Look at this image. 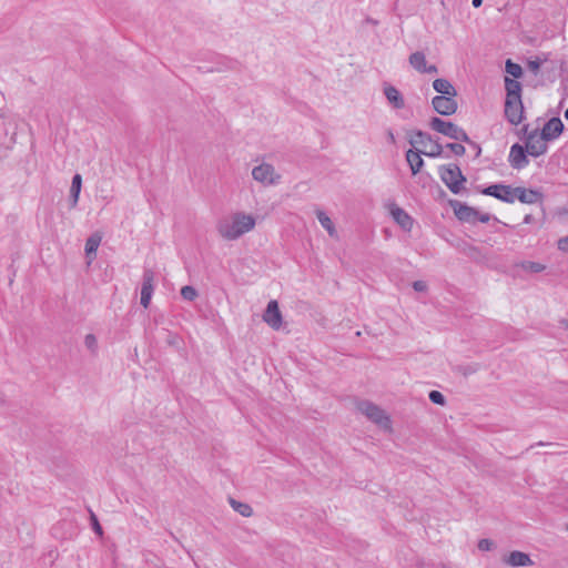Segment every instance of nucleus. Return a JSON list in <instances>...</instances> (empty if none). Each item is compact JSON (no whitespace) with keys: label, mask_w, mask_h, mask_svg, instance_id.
<instances>
[{"label":"nucleus","mask_w":568,"mask_h":568,"mask_svg":"<svg viewBox=\"0 0 568 568\" xmlns=\"http://www.w3.org/2000/svg\"><path fill=\"white\" fill-rule=\"evenodd\" d=\"M255 226V219L244 213H235L231 220L219 221L216 229L219 234L229 241H233L250 232Z\"/></svg>","instance_id":"1"},{"label":"nucleus","mask_w":568,"mask_h":568,"mask_svg":"<svg viewBox=\"0 0 568 568\" xmlns=\"http://www.w3.org/2000/svg\"><path fill=\"white\" fill-rule=\"evenodd\" d=\"M429 126L432 130L442 133L443 135L448 136L449 139L465 142L471 148H477V155H480L481 148L479 146V144L470 140L466 131L463 128L458 126L457 124L449 121H444L440 118L435 116L432 118V120L429 121Z\"/></svg>","instance_id":"2"},{"label":"nucleus","mask_w":568,"mask_h":568,"mask_svg":"<svg viewBox=\"0 0 568 568\" xmlns=\"http://www.w3.org/2000/svg\"><path fill=\"white\" fill-rule=\"evenodd\" d=\"M438 173L443 183L454 194H459L464 190L466 178L457 164L442 165Z\"/></svg>","instance_id":"3"},{"label":"nucleus","mask_w":568,"mask_h":568,"mask_svg":"<svg viewBox=\"0 0 568 568\" xmlns=\"http://www.w3.org/2000/svg\"><path fill=\"white\" fill-rule=\"evenodd\" d=\"M357 409L365 415L371 422L375 423L383 429H390L392 422L388 415L376 404L369 400H361L356 405Z\"/></svg>","instance_id":"4"},{"label":"nucleus","mask_w":568,"mask_h":568,"mask_svg":"<svg viewBox=\"0 0 568 568\" xmlns=\"http://www.w3.org/2000/svg\"><path fill=\"white\" fill-rule=\"evenodd\" d=\"M252 176L256 182L263 185H274L281 180V175L275 172L272 164L262 163L252 170Z\"/></svg>","instance_id":"5"},{"label":"nucleus","mask_w":568,"mask_h":568,"mask_svg":"<svg viewBox=\"0 0 568 568\" xmlns=\"http://www.w3.org/2000/svg\"><path fill=\"white\" fill-rule=\"evenodd\" d=\"M515 191L516 187L511 185L496 183L483 189L481 193L510 204L515 202Z\"/></svg>","instance_id":"6"},{"label":"nucleus","mask_w":568,"mask_h":568,"mask_svg":"<svg viewBox=\"0 0 568 568\" xmlns=\"http://www.w3.org/2000/svg\"><path fill=\"white\" fill-rule=\"evenodd\" d=\"M449 205L454 211V214L460 222L475 224L479 212L458 200H449Z\"/></svg>","instance_id":"7"},{"label":"nucleus","mask_w":568,"mask_h":568,"mask_svg":"<svg viewBox=\"0 0 568 568\" xmlns=\"http://www.w3.org/2000/svg\"><path fill=\"white\" fill-rule=\"evenodd\" d=\"M456 95H436L432 100L434 110L440 115H452L457 111Z\"/></svg>","instance_id":"8"},{"label":"nucleus","mask_w":568,"mask_h":568,"mask_svg":"<svg viewBox=\"0 0 568 568\" xmlns=\"http://www.w3.org/2000/svg\"><path fill=\"white\" fill-rule=\"evenodd\" d=\"M505 116L514 125L519 124L524 119V105L521 98L506 99Z\"/></svg>","instance_id":"9"},{"label":"nucleus","mask_w":568,"mask_h":568,"mask_svg":"<svg viewBox=\"0 0 568 568\" xmlns=\"http://www.w3.org/2000/svg\"><path fill=\"white\" fill-rule=\"evenodd\" d=\"M546 140L542 139V133L538 135V130H534L527 135L526 149L529 155L538 158L547 152Z\"/></svg>","instance_id":"10"},{"label":"nucleus","mask_w":568,"mask_h":568,"mask_svg":"<svg viewBox=\"0 0 568 568\" xmlns=\"http://www.w3.org/2000/svg\"><path fill=\"white\" fill-rule=\"evenodd\" d=\"M154 291V272L151 268H146L143 272L142 286H141V300L140 303L144 308H148Z\"/></svg>","instance_id":"11"},{"label":"nucleus","mask_w":568,"mask_h":568,"mask_svg":"<svg viewBox=\"0 0 568 568\" xmlns=\"http://www.w3.org/2000/svg\"><path fill=\"white\" fill-rule=\"evenodd\" d=\"M527 149L523 145L515 143L510 148L508 161L511 168L516 170L524 169L528 165Z\"/></svg>","instance_id":"12"},{"label":"nucleus","mask_w":568,"mask_h":568,"mask_svg":"<svg viewBox=\"0 0 568 568\" xmlns=\"http://www.w3.org/2000/svg\"><path fill=\"white\" fill-rule=\"evenodd\" d=\"M263 320L273 329H278L282 326L283 320L277 301L272 300L268 302L266 310L263 314Z\"/></svg>","instance_id":"13"},{"label":"nucleus","mask_w":568,"mask_h":568,"mask_svg":"<svg viewBox=\"0 0 568 568\" xmlns=\"http://www.w3.org/2000/svg\"><path fill=\"white\" fill-rule=\"evenodd\" d=\"M564 128L562 121L559 118L554 116L545 123L540 133H542L544 140L552 141L562 133Z\"/></svg>","instance_id":"14"},{"label":"nucleus","mask_w":568,"mask_h":568,"mask_svg":"<svg viewBox=\"0 0 568 568\" xmlns=\"http://www.w3.org/2000/svg\"><path fill=\"white\" fill-rule=\"evenodd\" d=\"M389 213L393 216L394 221L404 230L410 231L414 224L413 217L406 213L402 207L396 204H392L389 207Z\"/></svg>","instance_id":"15"},{"label":"nucleus","mask_w":568,"mask_h":568,"mask_svg":"<svg viewBox=\"0 0 568 568\" xmlns=\"http://www.w3.org/2000/svg\"><path fill=\"white\" fill-rule=\"evenodd\" d=\"M542 199V194L532 189H526L523 186H516L515 200H518L525 204H535Z\"/></svg>","instance_id":"16"},{"label":"nucleus","mask_w":568,"mask_h":568,"mask_svg":"<svg viewBox=\"0 0 568 568\" xmlns=\"http://www.w3.org/2000/svg\"><path fill=\"white\" fill-rule=\"evenodd\" d=\"M422 154H424V151L420 150L410 149L406 152V161L413 175H416L424 166V160L420 156Z\"/></svg>","instance_id":"17"},{"label":"nucleus","mask_w":568,"mask_h":568,"mask_svg":"<svg viewBox=\"0 0 568 568\" xmlns=\"http://www.w3.org/2000/svg\"><path fill=\"white\" fill-rule=\"evenodd\" d=\"M384 94L387 99V101L395 108V109H403L405 106V100L402 93L393 85L387 84L384 87Z\"/></svg>","instance_id":"18"},{"label":"nucleus","mask_w":568,"mask_h":568,"mask_svg":"<svg viewBox=\"0 0 568 568\" xmlns=\"http://www.w3.org/2000/svg\"><path fill=\"white\" fill-rule=\"evenodd\" d=\"M102 237L99 233L91 234L85 241V255L89 258V263L95 257L98 247L100 246Z\"/></svg>","instance_id":"19"},{"label":"nucleus","mask_w":568,"mask_h":568,"mask_svg":"<svg viewBox=\"0 0 568 568\" xmlns=\"http://www.w3.org/2000/svg\"><path fill=\"white\" fill-rule=\"evenodd\" d=\"M506 562L511 567H525L532 564L529 555L518 550L511 551Z\"/></svg>","instance_id":"20"},{"label":"nucleus","mask_w":568,"mask_h":568,"mask_svg":"<svg viewBox=\"0 0 568 568\" xmlns=\"http://www.w3.org/2000/svg\"><path fill=\"white\" fill-rule=\"evenodd\" d=\"M82 187V176L77 173L72 178L71 187H70V207L74 209L78 205L79 196Z\"/></svg>","instance_id":"21"},{"label":"nucleus","mask_w":568,"mask_h":568,"mask_svg":"<svg viewBox=\"0 0 568 568\" xmlns=\"http://www.w3.org/2000/svg\"><path fill=\"white\" fill-rule=\"evenodd\" d=\"M433 88L439 95H457V90L447 79L434 80Z\"/></svg>","instance_id":"22"},{"label":"nucleus","mask_w":568,"mask_h":568,"mask_svg":"<svg viewBox=\"0 0 568 568\" xmlns=\"http://www.w3.org/2000/svg\"><path fill=\"white\" fill-rule=\"evenodd\" d=\"M506 99L521 98V84L516 79L505 78Z\"/></svg>","instance_id":"23"},{"label":"nucleus","mask_w":568,"mask_h":568,"mask_svg":"<svg viewBox=\"0 0 568 568\" xmlns=\"http://www.w3.org/2000/svg\"><path fill=\"white\" fill-rule=\"evenodd\" d=\"M408 61L410 67L419 73H423L427 64L426 57L422 51L413 52Z\"/></svg>","instance_id":"24"},{"label":"nucleus","mask_w":568,"mask_h":568,"mask_svg":"<svg viewBox=\"0 0 568 568\" xmlns=\"http://www.w3.org/2000/svg\"><path fill=\"white\" fill-rule=\"evenodd\" d=\"M316 217H317L320 224L328 232V234L331 236H334L336 234L334 223L332 222L329 216L324 211L317 210Z\"/></svg>","instance_id":"25"},{"label":"nucleus","mask_w":568,"mask_h":568,"mask_svg":"<svg viewBox=\"0 0 568 568\" xmlns=\"http://www.w3.org/2000/svg\"><path fill=\"white\" fill-rule=\"evenodd\" d=\"M523 271L528 273H540L546 270V265L539 262L523 261L517 264Z\"/></svg>","instance_id":"26"},{"label":"nucleus","mask_w":568,"mask_h":568,"mask_svg":"<svg viewBox=\"0 0 568 568\" xmlns=\"http://www.w3.org/2000/svg\"><path fill=\"white\" fill-rule=\"evenodd\" d=\"M230 504L235 511H237L240 515H242L244 517H250L253 515L252 507L246 503L237 501V500L231 498Z\"/></svg>","instance_id":"27"},{"label":"nucleus","mask_w":568,"mask_h":568,"mask_svg":"<svg viewBox=\"0 0 568 568\" xmlns=\"http://www.w3.org/2000/svg\"><path fill=\"white\" fill-rule=\"evenodd\" d=\"M425 141L432 142V136L424 131L416 130L414 131V136L409 139V144L416 146L417 144H424Z\"/></svg>","instance_id":"28"},{"label":"nucleus","mask_w":568,"mask_h":568,"mask_svg":"<svg viewBox=\"0 0 568 568\" xmlns=\"http://www.w3.org/2000/svg\"><path fill=\"white\" fill-rule=\"evenodd\" d=\"M506 72L514 77V79H518L523 75V69L518 63L513 62L510 59L506 61L505 64Z\"/></svg>","instance_id":"29"},{"label":"nucleus","mask_w":568,"mask_h":568,"mask_svg":"<svg viewBox=\"0 0 568 568\" xmlns=\"http://www.w3.org/2000/svg\"><path fill=\"white\" fill-rule=\"evenodd\" d=\"M181 296L185 300V301H194L196 297H197V292L196 290L191 286V285H185L181 288Z\"/></svg>","instance_id":"30"},{"label":"nucleus","mask_w":568,"mask_h":568,"mask_svg":"<svg viewBox=\"0 0 568 568\" xmlns=\"http://www.w3.org/2000/svg\"><path fill=\"white\" fill-rule=\"evenodd\" d=\"M424 154L429 158H438L443 154V145L437 141L432 143L430 150L425 152Z\"/></svg>","instance_id":"31"},{"label":"nucleus","mask_w":568,"mask_h":568,"mask_svg":"<svg viewBox=\"0 0 568 568\" xmlns=\"http://www.w3.org/2000/svg\"><path fill=\"white\" fill-rule=\"evenodd\" d=\"M428 398L432 403L436 405L444 406L446 404L445 396L438 390H430L428 394Z\"/></svg>","instance_id":"32"},{"label":"nucleus","mask_w":568,"mask_h":568,"mask_svg":"<svg viewBox=\"0 0 568 568\" xmlns=\"http://www.w3.org/2000/svg\"><path fill=\"white\" fill-rule=\"evenodd\" d=\"M84 344L88 349H90L92 353H95L98 349V341L97 337L93 334H88L84 338Z\"/></svg>","instance_id":"33"},{"label":"nucleus","mask_w":568,"mask_h":568,"mask_svg":"<svg viewBox=\"0 0 568 568\" xmlns=\"http://www.w3.org/2000/svg\"><path fill=\"white\" fill-rule=\"evenodd\" d=\"M446 148L449 149L457 156H462L466 152L465 146L460 143H447Z\"/></svg>","instance_id":"34"},{"label":"nucleus","mask_w":568,"mask_h":568,"mask_svg":"<svg viewBox=\"0 0 568 568\" xmlns=\"http://www.w3.org/2000/svg\"><path fill=\"white\" fill-rule=\"evenodd\" d=\"M493 547V541L489 539H480L478 542V548L483 551H488Z\"/></svg>","instance_id":"35"},{"label":"nucleus","mask_w":568,"mask_h":568,"mask_svg":"<svg viewBox=\"0 0 568 568\" xmlns=\"http://www.w3.org/2000/svg\"><path fill=\"white\" fill-rule=\"evenodd\" d=\"M92 528L98 535H102V527L94 514H91Z\"/></svg>","instance_id":"36"},{"label":"nucleus","mask_w":568,"mask_h":568,"mask_svg":"<svg viewBox=\"0 0 568 568\" xmlns=\"http://www.w3.org/2000/svg\"><path fill=\"white\" fill-rule=\"evenodd\" d=\"M413 288L416 292H425L427 290V284L424 281H415L413 283Z\"/></svg>","instance_id":"37"},{"label":"nucleus","mask_w":568,"mask_h":568,"mask_svg":"<svg viewBox=\"0 0 568 568\" xmlns=\"http://www.w3.org/2000/svg\"><path fill=\"white\" fill-rule=\"evenodd\" d=\"M558 248L562 252H568V235L559 239Z\"/></svg>","instance_id":"38"},{"label":"nucleus","mask_w":568,"mask_h":568,"mask_svg":"<svg viewBox=\"0 0 568 568\" xmlns=\"http://www.w3.org/2000/svg\"><path fill=\"white\" fill-rule=\"evenodd\" d=\"M438 72V68L435 65V64H426V68L425 70L423 71V73H428V74H435Z\"/></svg>","instance_id":"39"},{"label":"nucleus","mask_w":568,"mask_h":568,"mask_svg":"<svg viewBox=\"0 0 568 568\" xmlns=\"http://www.w3.org/2000/svg\"><path fill=\"white\" fill-rule=\"evenodd\" d=\"M490 214L488 213H479V216H477V221L481 223H488L490 221Z\"/></svg>","instance_id":"40"},{"label":"nucleus","mask_w":568,"mask_h":568,"mask_svg":"<svg viewBox=\"0 0 568 568\" xmlns=\"http://www.w3.org/2000/svg\"><path fill=\"white\" fill-rule=\"evenodd\" d=\"M529 68L531 71L536 72L539 70L540 68V63L538 61H530L529 62Z\"/></svg>","instance_id":"41"},{"label":"nucleus","mask_w":568,"mask_h":568,"mask_svg":"<svg viewBox=\"0 0 568 568\" xmlns=\"http://www.w3.org/2000/svg\"><path fill=\"white\" fill-rule=\"evenodd\" d=\"M532 219H534V217H532V215L527 214V215L524 217V223H525V224H529V223H531V222H532Z\"/></svg>","instance_id":"42"},{"label":"nucleus","mask_w":568,"mask_h":568,"mask_svg":"<svg viewBox=\"0 0 568 568\" xmlns=\"http://www.w3.org/2000/svg\"><path fill=\"white\" fill-rule=\"evenodd\" d=\"M483 3V0H471V4L475 7V8H479Z\"/></svg>","instance_id":"43"},{"label":"nucleus","mask_w":568,"mask_h":568,"mask_svg":"<svg viewBox=\"0 0 568 568\" xmlns=\"http://www.w3.org/2000/svg\"><path fill=\"white\" fill-rule=\"evenodd\" d=\"M387 135H388V140L394 143L395 142V136H394V134H393V132L390 130L388 131Z\"/></svg>","instance_id":"44"},{"label":"nucleus","mask_w":568,"mask_h":568,"mask_svg":"<svg viewBox=\"0 0 568 568\" xmlns=\"http://www.w3.org/2000/svg\"><path fill=\"white\" fill-rule=\"evenodd\" d=\"M560 323L568 329V320H562Z\"/></svg>","instance_id":"45"},{"label":"nucleus","mask_w":568,"mask_h":568,"mask_svg":"<svg viewBox=\"0 0 568 568\" xmlns=\"http://www.w3.org/2000/svg\"><path fill=\"white\" fill-rule=\"evenodd\" d=\"M476 369H471V368H468L465 374H468V373H474Z\"/></svg>","instance_id":"46"},{"label":"nucleus","mask_w":568,"mask_h":568,"mask_svg":"<svg viewBox=\"0 0 568 568\" xmlns=\"http://www.w3.org/2000/svg\"><path fill=\"white\" fill-rule=\"evenodd\" d=\"M565 118H566V120H568V108L565 111Z\"/></svg>","instance_id":"47"}]
</instances>
